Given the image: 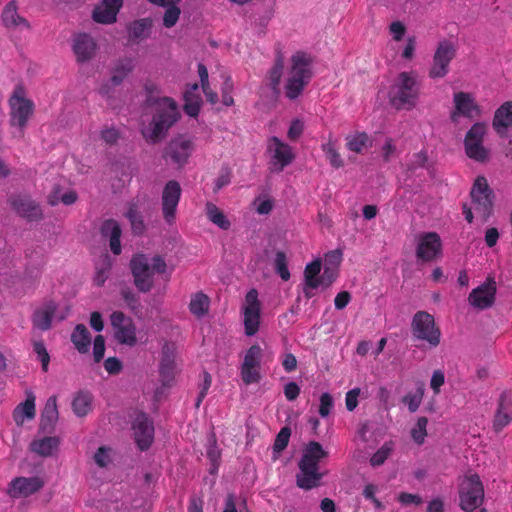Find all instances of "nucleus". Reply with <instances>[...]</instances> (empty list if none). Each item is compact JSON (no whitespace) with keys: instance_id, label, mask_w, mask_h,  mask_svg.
<instances>
[{"instance_id":"1","label":"nucleus","mask_w":512,"mask_h":512,"mask_svg":"<svg viewBox=\"0 0 512 512\" xmlns=\"http://www.w3.org/2000/svg\"><path fill=\"white\" fill-rule=\"evenodd\" d=\"M145 99L142 104L144 115L151 114L147 124H142L140 133L148 144H159L167 136L169 129L178 121L180 114L177 103L170 97L162 96L153 83L144 86Z\"/></svg>"},{"instance_id":"2","label":"nucleus","mask_w":512,"mask_h":512,"mask_svg":"<svg viewBox=\"0 0 512 512\" xmlns=\"http://www.w3.org/2000/svg\"><path fill=\"white\" fill-rule=\"evenodd\" d=\"M327 456L319 442H308L298 464L300 472L296 475V483L299 488L310 490L320 485L325 473L319 471L318 464Z\"/></svg>"},{"instance_id":"3","label":"nucleus","mask_w":512,"mask_h":512,"mask_svg":"<svg viewBox=\"0 0 512 512\" xmlns=\"http://www.w3.org/2000/svg\"><path fill=\"white\" fill-rule=\"evenodd\" d=\"M311 57L301 51L296 52L290 59V67L284 85V94L290 101L297 100L312 77Z\"/></svg>"},{"instance_id":"4","label":"nucleus","mask_w":512,"mask_h":512,"mask_svg":"<svg viewBox=\"0 0 512 512\" xmlns=\"http://www.w3.org/2000/svg\"><path fill=\"white\" fill-rule=\"evenodd\" d=\"M420 85L412 72H401L391 85L389 103L397 110H411L416 106Z\"/></svg>"},{"instance_id":"5","label":"nucleus","mask_w":512,"mask_h":512,"mask_svg":"<svg viewBox=\"0 0 512 512\" xmlns=\"http://www.w3.org/2000/svg\"><path fill=\"white\" fill-rule=\"evenodd\" d=\"M460 507L466 512H473L484 501V486L476 473L464 476L459 487Z\"/></svg>"},{"instance_id":"6","label":"nucleus","mask_w":512,"mask_h":512,"mask_svg":"<svg viewBox=\"0 0 512 512\" xmlns=\"http://www.w3.org/2000/svg\"><path fill=\"white\" fill-rule=\"evenodd\" d=\"M411 333L415 339L427 342L431 348L440 344V329L436 326L434 317L426 311H418L414 314Z\"/></svg>"},{"instance_id":"7","label":"nucleus","mask_w":512,"mask_h":512,"mask_svg":"<svg viewBox=\"0 0 512 512\" xmlns=\"http://www.w3.org/2000/svg\"><path fill=\"white\" fill-rule=\"evenodd\" d=\"M10 123L18 127L22 132L27 125L28 120L34 112V103L26 97L25 89L22 85L16 86L10 99Z\"/></svg>"},{"instance_id":"8","label":"nucleus","mask_w":512,"mask_h":512,"mask_svg":"<svg viewBox=\"0 0 512 512\" xmlns=\"http://www.w3.org/2000/svg\"><path fill=\"white\" fill-rule=\"evenodd\" d=\"M486 133V124L477 122L469 129L464 139L466 155L480 163L487 162L490 157L489 150L483 146V139Z\"/></svg>"},{"instance_id":"9","label":"nucleus","mask_w":512,"mask_h":512,"mask_svg":"<svg viewBox=\"0 0 512 512\" xmlns=\"http://www.w3.org/2000/svg\"><path fill=\"white\" fill-rule=\"evenodd\" d=\"M456 52L457 46L452 41L448 39L439 41L429 69L430 78L435 79L445 77L449 71V64L456 56Z\"/></svg>"},{"instance_id":"10","label":"nucleus","mask_w":512,"mask_h":512,"mask_svg":"<svg viewBox=\"0 0 512 512\" xmlns=\"http://www.w3.org/2000/svg\"><path fill=\"white\" fill-rule=\"evenodd\" d=\"M470 196L475 210L486 221L492 213L494 193L484 176H478L475 179Z\"/></svg>"},{"instance_id":"11","label":"nucleus","mask_w":512,"mask_h":512,"mask_svg":"<svg viewBox=\"0 0 512 512\" xmlns=\"http://www.w3.org/2000/svg\"><path fill=\"white\" fill-rule=\"evenodd\" d=\"M130 269L134 285L140 292H149L153 285V272L148 258L144 254H136L130 260Z\"/></svg>"},{"instance_id":"12","label":"nucleus","mask_w":512,"mask_h":512,"mask_svg":"<svg viewBox=\"0 0 512 512\" xmlns=\"http://www.w3.org/2000/svg\"><path fill=\"white\" fill-rule=\"evenodd\" d=\"M442 241L436 232L421 233L416 237V257L422 262H432L441 255Z\"/></svg>"},{"instance_id":"13","label":"nucleus","mask_w":512,"mask_h":512,"mask_svg":"<svg viewBox=\"0 0 512 512\" xmlns=\"http://www.w3.org/2000/svg\"><path fill=\"white\" fill-rule=\"evenodd\" d=\"M268 152L270 154V171L273 173L282 172L294 160L292 148L276 136L270 138Z\"/></svg>"},{"instance_id":"14","label":"nucleus","mask_w":512,"mask_h":512,"mask_svg":"<svg viewBox=\"0 0 512 512\" xmlns=\"http://www.w3.org/2000/svg\"><path fill=\"white\" fill-rule=\"evenodd\" d=\"M57 310L58 305L55 301H45L33 312V326L41 331H47L52 327L53 317H56L59 321H63L68 316L70 308L67 306L65 310L60 313H57Z\"/></svg>"},{"instance_id":"15","label":"nucleus","mask_w":512,"mask_h":512,"mask_svg":"<svg viewBox=\"0 0 512 512\" xmlns=\"http://www.w3.org/2000/svg\"><path fill=\"white\" fill-rule=\"evenodd\" d=\"M114 337L120 344L134 346L137 342L136 327L133 320L121 311H114L110 316Z\"/></svg>"},{"instance_id":"16","label":"nucleus","mask_w":512,"mask_h":512,"mask_svg":"<svg viewBox=\"0 0 512 512\" xmlns=\"http://www.w3.org/2000/svg\"><path fill=\"white\" fill-rule=\"evenodd\" d=\"M182 189L178 181L170 180L168 181L162 191L161 195V206L163 218L171 225L174 223L176 210L178 203L180 201Z\"/></svg>"},{"instance_id":"17","label":"nucleus","mask_w":512,"mask_h":512,"mask_svg":"<svg viewBox=\"0 0 512 512\" xmlns=\"http://www.w3.org/2000/svg\"><path fill=\"white\" fill-rule=\"evenodd\" d=\"M193 148V142L180 135L167 143L164 149V157L170 158L174 164L181 168L187 163Z\"/></svg>"},{"instance_id":"18","label":"nucleus","mask_w":512,"mask_h":512,"mask_svg":"<svg viewBox=\"0 0 512 512\" xmlns=\"http://www.w3.org/2000/svg\"><path fill=\"white\" fill-rule=\"evenodd\" d=\"M244 306V326L245 334L253 336L257 333L260 324V301L258 300V292L256 289L248 291L245 297Z\"/></svg>"},{"instance_id":"19","label":"nucleus","mask_w":512,"mask_h":512,"mask_svg":"<svg viewBox=\"0 0 512 512\" xmlns=\"http://www.w3.org/2000/svg\"><path fill=\"white\" fill-rule=\"evenodd\" d=\"M496 295V282L488 278L485 283L473 289L468 297L469 303L477 309L484 310L493 306Z\"/></svg>"},{"instance_id":"20","label":"nucleus","mask_w":512,"mask_h":512,"mask_svg":"<svg viewBox=\"0 0 512 512\" xmlns=\"http://www.w3.org/2000/svg\"><path fill=\"white\" fill-rule=\"evenodd\" d=\"M132 429L134 432L135 442L141 450H146L150 447L154 439V427L145 413L136 415Z\"/></svg>"},{"instance_id":"21","label":"nucleus","mask_w":512,"mask_h":512,"mask_svg":"<svg viewBox=\"0 0 512 512\" xmlns=\"http://www.w3.org/2000/svg\"><path fill=\"white\" fill-rule=\"evenodd\" d=\"M455 109L451 113L452 122L456 123L460 116L474 118L480 114L478 105L475 103L471 94L458 92L454 94Z\"/></svg>"},{"instance_id":"22","label":"nucleus","mask_w":512,"mask_h":512,"mask_svg":"<svg viewBox=\"0 0 512 512\" xmlns=\"http://www.w3.org/2000/svg\"><path fill=\"white\" fill-rule=\"evenodd\" d=\"M176 347L173 343H165L162 347L160 362V378L163 386H171L175 377Z\"/></svg>"},{"instance_id":"23","label":"nucleus","mask_w":512,"mask_h":512,"mask_svg":"<svg viewBox=\"0 0 512 512\" xmlns=\"http://www.w3.org/2000/svg\"><path fill=\"white\" fill-rule=\"evenodd\" d=\"M58 418L57 398L56 396H51L47 399L41 413L39 432L43 434H52L55 430Z\"/></svg>"},{"instance_id":"24","label":"nucleus","mask_w":512,"mask_h":512,"mask_svg":"<svg viewBox=\"0 0 512 512\" xmlns=\"http://www.w3.org/2000/svg\"><path fill=\"white\" fill-rule=\"evenodd\" d=\"M43 484V481L38 477H19L11 482L9 494L11 497H26L40 490Z\"/></svg>"},{"instance_id":"25","label":"nucleus","mask_w":512,"mask_h":512,"mask_svg":"<svg viewBox=\"0 0 512 512\" xmlns=\"http://www.w3.org/2000/svg\"><path fill=\"white\" fill-rule=\"evenodd\" d=\"M122 4L123 0H103V2L93 10V20L102 24L114 23Z\"/></svg>"},{"instance_id":"26","label":"nucleus","mask_w":512,"mask_h":512,"mask_svg":"<svg viewBox=\"0 0 512 512\" xmlns=\"http://www.w3.org/2000/svg\"><path fill=\"white\" fill-rule=\"evenodd\" d=\"M102 237L109 239V246L113 254L119 255L121 253V235L122 229L120 224L114 219L105 220L100 228Z\"/></svg>"},{"instance_id":"27","label":"nucleus","mask_w":512,"mask_h":512,"mask_svg":"<svg viewBox=\"0 0 512 512\" xmlns=\"http://www.w3.org/2000/svg\"><path fill=\"white\" fill-rule=\"evenodd\" d=\"M285 68V57L281 50H277L274 63L267 72L268 86L273 94L278 97L280 95V83Z\"/></svg>"},{"instance_id":"28","label":"nucleus","mask_w":512,"mask_h":512,"mask_svg":"<svg viewBox=\"0 0 512 512\" xmlns=\"http://www.w3.org/2000/svg\"><path fill=\"white\" fill-rule=\"evenodd\" d=\"M15 211L22 217L35 221L42 218L40 207L29 197H17L12 201Z\"/></svg>"},{"instance_id":"29","label":"nucleus","mask_w":512,"mask_h":512,"mask_svg":"<svg viewBox=\"0 0 512 512\" xmlns=\"http://www.w3.org/2000/svg\"><path fill=\"white\" fill-rule=\"evenodd\" d=\"M73 50L79 62H86L95 55L96 43L88 34H80L75 38Z\"/></svg>"},{"instance_id":"30","label":"nucleus","mask_w":512,"mask_h":512,"mask_svg":"<svg viewBox=\"0 0 512 512\" xmlns=\"http://www.w3.org/2000/svg\"><path fill=\"white\" fill-rule=\"evenodd\" d=\"M147 197L143 198V201L146 200ZM142 199L137 198L129 203L128 210L125 213V216L130 222L132 233L136 236H141L144 234L146 230V225L143 220V216L140 211Z\"/></svg>"},{"instance_id":"31","label":"nucleus","mask_w":512,"mask_h":512,"mask_svg":"<svg viewBox=\"0 0 512 512\" xmlns=\"http://www.w3.org/2000/svg\"><path fill=\"white\" fill-rule=\"evenodd\" d=\"M492 126L500 136H504L507 129L512 128V101L505 102L496 110Z\"/></svg>"},{"instance_id":"32","label":"nucleus","mask_w":512,"mask_h":512,"mask_svg":"<svg viewBox=\"0 0 512 512\" xmlns=\"http://www.w3.org/2000/svg\"><path fill=\"white\" fill-rule=\"evenodd\" d=\"M60 440L58 437L45 436L30 443V450L41 457H50L58 450Z\"/></svg>"},{"instance_id":"33","label":"nucleus","mask_w":512,"mask_h":512,"mask_svg":"<svg viewBox=\"0 0 512 512\" xmlns=\"http://www.w3.org/2000/svg\"><path fill=\"white\" fill-rule=\"evenodd\" d=\"M2 21L4 26L7 28H30V24L28 23V21L17 13V5L15 1H10L4 7L2 12Z\"/></svg>"},{"instance_id":"34","label":"nucleus","mask_w":512,"mask_h":512,"mask_svg":"<svg viewBox=\"0 0 512 512\" xmlns=\"http://www.w3.org/2000/svg\"><path fill=\"white\" fill-rule=\"evenodd\" d=\"M35 417V395L33 392H27V398L20 403L13 411V419L18 426H21L25 419Z\"/></svg>"},{"instance_id":"35","label":"nucleus","mask_w":512,"mask_h":512,"mask_svg":"<svg viewBox=\"0 0 512 512\" xmlns=\"http://www.w3.org/2000/svg\"><path fill=\"white\" fill-rule=\"evenodd\" d=\"M93 396L90 392L80 390L72 400V410L78 417L86 416L92 409Z\"/></svg>"},{"instance_id":"36","label":"nucleus","mask_w":512,"mask_h":512,"mask_svg":"<svg viewBox=\"0 0 512 512\" xmlns=\"http://www.w3.org/2000/svg\"><path fill=\"white\" fill-rule=\"evenodd\" d=\"M71 341L80 353H86L91 344V334L84 324L76 325L71 334Z\"/></svg>"},{"instance_id":"37","label":"nucleus","mask_w":512,"mask_h":512,"mask_svg":"<svg viewBox=\"0 0 512 512\" xmlns=\"http://www.w3.org/2000/svg\"><path fill=\"white\" fill-rule=\"evenodd\" d=\"M347 148L355 153H363V151L372 146V140L365 132L356 133L346 137Z\"/></svg>"},{"instance_id":"38","label":"nucleus","mask_w":512,"mask_h":512,"mask_svg":"<svg viewBox=\"0 0 512 512\" xmlns=\"http://www.w3.org/2000/svg\"><path fill=\"white\" fill-rule=\"evenodd\" d=\"M134 62L131 58L120 59L112 70L111 79L114 84H122L124 79L133 71Z\"/></svg>"},{"instance_id":"39","label":"nucleus","mask_w":512,"mask_h":512,"mask_svg":"<svg viewBox=\"0 0 512 512\" xmlns=\"http://www.w3.org/2000/svg\"><path fill=\"white\" fill-rule=\"evenodd\" d=\"M209 305V297L205 293L200 291L192 295L189 303V309L193 315L197 317H202L208 313Z\"/></svg>"},{"instance_id":"40","label":"nucleus","mask_w":512,"mask_h":512,"mask_svg":"<svg viewBox=\"0 0 512 512\" xmlns=\"http://www.w3.org/2000/svg\"><path fill=\"white\" fill-rule=\"evenodd\" d=\"M151 20L148 18L134 21L129 26V37L134 42H140L149 36Z\"/></svg>"},{"instance_id":"41","label":"nucleus","mask_w":512,"mask_h":512,"mask_svg":"<svg viewBox=\"0 0 512 512\" xmlns=\"http://www.w3.org/2000/svg\"><path fill=\"white\" fill-rule=\"evenodd\" d=\"M208 219L219 228L228 230L231 226L230 221L225 214L212 202H207L205 206Z\"/></svg>"},{"instance_id":"42","label":"nucleus","mask_w":512,"mask_h":512,"mask_svg":"<svg viewBox=\"0 0 512 512\" xmlns=\"http://www.w3.org/2000/svg\"><path fill=\"white\" fill-rule=\"evenodd\" d=\"M321 267L322 262L320 259H316L306 265L304 270V282L310 287H319L318 279L320 277Z\"/></svg>"},{"instance_id":"43","label":"nucleus","mask_w":512,"mask_h":512,"mask_svg":"<svg viewBox=\"0 0 512 512\" xmlns=\"http://www.w3.org/2000/svg\"><path fill=\"white\" fill-rule=\"evenodd\" d=\"M184 112L191 116L197 117L200 111L201 98L198 94L193 93V91H186L184 93Z\"/></svg>"},{"instance_id":"44","label":"nucleus","mask_w":512,"mask_h":512,"mask_svg":"<svg viewBox=\"0 0 512 512\" xmlns=\"http://www.w3.org/2000/svg\"><path fill=\"white\" fill-rule=\"evenodd\" d=\"M112 268V261L109 256H104L100 263L96 267V272L94 276V283L97 286L104 285L105 281L108 279L110 275V271Z\"/></svg>"},{"instance_id":"45","label":"nucleus","mask_w":512,"mask_h":512,"mask_svg":"<svg viewBox=\"0 0 512 512\" xmlns=\"http://www.w3.org/2000/svg\"><path fill=\"white\" fill-rule=\"evenodd\" d=\"M263 357V350L262 348L255 344L252 345L246 352L244 356V361L242 363V367H256L260 368L261 366V360Z\"/></svg>"},{"instance_id":"46","label":"nucleus","mask_w":512,"mask_h":512,"mask_svg":"<svg viewBox=\"0 0 512 512\" xmlns=\"http://www.w3.org/2000/svg\"><path fill=\"white\" fill-rule=\"evenodd\" d=\"M177 1H171L166 3L165 5H162L163 7H166V10L164 12L163 16V25L166 28H171L175 26L177 23L179 16L181 14L180 8L176 5Z\"/></svg>"},{"instance_id":"47","label":"nucleus","mask_w":512,"mask_h":512,"mask_svg":"<svg viewBox=\"0 0 512 512\" xmlns=\"http://www.w3.org/2000/svg\"><path fill=\"white\" fill-rule=\"evenodd\" d=\"M291 436V429L287 426L283 427L277 434L274 444L273 453L274 459L278 458V455L287 447Z\"/></svg>"},{"instance_id":"48","label":"nucleus","mask_w":512,"mask_h":512,"mask_svg":"<svg viewBox=\"0 0 512 512\" xmlns=\"http://www.w3.org/2000/svg\"><path fill=\"white\" fill-rule=\"evenodd\" d=\"M274 269L279 274L282 280L288 281L290 279V272L287 268V258L284 252L278 251L274 260Z\"/></svg>"},{"instance_id":"49","label":"nucleus","mask_w":512,"mask_h":512,"mask_svg":"<svg viewBox=\"0 0 512 512\" xmlns=\"http://www.w3.org/2000/svg\"><path fill=\"white\" fill-rule=\"evenodd\" d=\"M428 419L426 417H420L417 420L416 425L411 430V437L417 444H423L425 436L427 435L426 426Z\"/></svg>"},{"instance_id":"50","label":"nucleus","mask_w":512,"mask_h":512,"mask_svg":"<svg viewBox=\"0 0 512 512\" xmlns=\"http://www.w3.org/2000/svg\"><path fill=\"white\" fill-rule=\"evenodd\" d=\"M241 377L243 382L247 385L258 383L261 379L260 368L241 366Z\"/></svg>"},{"instance_id":"51","label":"nucleus","mask_w":512,"mask_h":512,"mask_svg":"<svg viewBox=\"0 0 512 512\" xmlns=\"http://www.w3.org/2000/svg\"><path fill=\"white\" fill-rule=\"evenodd\" d=\"M392 451L391 446H389L387 443L384 444L380 449H378L371 457L370 464L373 467H377L382 465L385 460L388 458Z\"/></svg>"},{"instance_id":"52","label":"nucleus","mask_w":512,"mask_h":512,"mask_svg":"<svg viewBox=\"0 0 512 512\" xmlns=\"http://www.w3.org/2000/svg\"><path fill=\"white\" fill-rule=\"evenodd\" d=\"M323 150L325 151L331 166H333L334 168L343 167L344 162L340 154L336 151V149L331 143H327L326 145H324Z\"/></svg>"},{"instance_id":"53","label":"nucleus","mask_w":512,"mask_h":512,"mask_svg":"<svg viewBox=\"0 0 512 512\" xmlns=\"http://www.w3.org/2000/svg\"><path fill=\"white\" fill-rule=\"evenodd\" d=\"M34 352L38 355L39 360L41 361L42 370L46 372L48 370V365L50 362V356L46 350V347L42 341H38L34 343Z\"/></svg>"},{"instance_id":"54","label":"nucleus","mask_w":512,"mask_h":512,"mask_svg":"<svg viewBox=\"0 0 512 512\" xmlns=\"http://www.w3.org/2000/svg\"><path fill=\"white\" fill-rule=\"evenodd\" d=\"M119 85L120 84H114L112 82V79L110 78L109 80L104 82L99 88V94L109 102V105L114 101L115 87Z\"/></svg>"},{"instance_id":"55","label":"nucleus","mask_w":512,"mask_h":512,"mask_svg":"<svg viewBox=\"0 0 512 512\" xmlns=\"http://www.w3.org/2000/svg\"><path fill=\"white\" fill-rule=\"evenodd\" d=\"M207 456L213 464L219 462L221 457V451L217 447V439L214 433H212L209 437V448L207 450Z\"/></svg>"},{"instance_id":"56","label":"nucleus","mask_w":512,"mask_h":512,"mask_svg":"<svg viewBox=\"0 0 512 512\" xmlns=\"http://www.w3.org/2000/svg\"><path fill=\"white\" fill-rule=\"evenodd\" d=\"M120 294H121L123 300L126 302V304L132 310H135L138 308L139 298L129 287L121 288Z\"/></svg>"},{"instance_id":"57","label":"nucleus","mask_w":512,"mask_h":512,"mask_svg":"<svg viewBox=\"0 0 512 512\" xmlns=\"http://www.w3.org/2000/svg\"><path fill=\"white\" fill-rule=\"evenodd\" d=\"M337 277V270L333 267L324 266L323 274L319 277V286L329 287Z\"/></svg>"},{"instance_id":"58","label":"nucleus","mask_w":512,"mask_h":512,"mask_svg":"<svg viewBox=\"0 0 512 512\" xmlns=\"http://www.w3.org/2000/svg\"><path fill=\"white\" fill-rule=\"evenodd\" d=\"M120 138V132L115 127H108L101 131V139L109 145H114Z\"/></svg>"},{"instance_id":"59","label":"nucleus","mask_w":512,"mask_h":512,"mask_svg":"<svg viewBox=\"0 0 512 512\" xmlns=\"http://www.w3.org/2000/svg\"><path fill=\"white\" fill-rule=\"evenodd\" d=\"M403 403L407 404L408 405V409L410 412H415L420 404H421V401H422V392H419V393H415V394H407L403 397Z\"/></svg>"},{"instance_id":"60","label":"nucleus","mask_w":512,"mask_h":512,"mask_svg":"<svg viewBox=\"0 0 512 512\" xmlns=\"http://www.w3.org/2000/svg\"><path fill=\"white\" fill-rule=\"evenodd\" d=\"M333 406V398L328 393L325 392L320 396V407H319V414L321 417H327L330 413V409Z\"/></svg>"},{"instance_id":"61","label":"nucleus","mask_w":512,"mask_h":512,"mask_svg":"<svg viewBox=\"0 0 512 512\" xmlns=\"http://www.w3.org/2000/svg\"><path fill=\"white\" fill-rule=\"evenodd\" d=\"M105 340L102 335H97L94 339L93 355L95 362H100L104 357Z\"/></svg>"},{"instance_id":"62","label":"nucleus","mask_w":512,"mask_h":512,"mask_svg":"<svg viewBox=\"0 0 512 512\" xmlns=\"http://www.w3.org/2000/svg\"><path fill=\"white\" fill-rule=\"evenodd\" d=\"M511 421V417L508 413H503L500 409L495 415L493 426L496 432L502 430Z\"/></svg>"},{"instance_id":"63","label":"nucleus","mask_w":512,"mask_h":512,"mask_svg":"<svg viewBox=\"0 0 512 512\" xmlns=\"http://www.w3.org/2000/svg\"><path fill=\"white\" fill-rule=\"evenodd\" d=\"M342 259V253L340 250H333L326 254L325 256V266L333 267V269L338 268Z\"/></svg>"},{"instance_id":"64","label":"nucleus","mask_w":512,"mask_h":512,"mask_svg":"<svg viewBox=\"0 0 512 512\" xmlns=\"http://www.w3.org/2000/svg\"><path fill=\"white\" fill-rule=\"evenodd\" d=\"M304 124L301 120L295 119L292 121L289 130H288V138L290 140H296L298 139L301 134L303 133Z\"/></svg>"}]
</instances>
